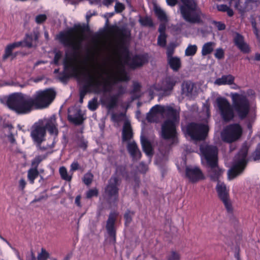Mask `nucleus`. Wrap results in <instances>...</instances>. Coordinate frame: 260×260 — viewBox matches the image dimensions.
I'll return each mask as SVG.
<instances>
[{"label": "nucleus", "instance_id": "0eeeda50", "mask_svg": "<svg viewBox=\"0 0 260 260\" xmlns=\"http://www.w3.org/2000/svg\"><path fill=\"white\" fill-rule=\"evenodd\" d=\"M231 99L234 112L240 119L246 118L250 111V104L246 96L234 93L232 94Z\"/></svg>", "mask_w": 260, "mask_h": 260}, {"label": "nucleus", "instance_id": "4468645a", "mask_svg": "<svg viewBox=\"0 0 260 260\" xmlns=\"http://www.w3.org/2000/svg\"><path fill=\"white\" fill-rule=\"evenodd\" d=\"M161 136L165 140H171L172 143L177 142V132L175 121L166 120L161 125Z\"/></svg>", "mask_w": 260, "mask_h": 260}, {"label": "nucleus", "instance_id": "79ce46f5", "mask_svg": "<svg viewBox=\"0 0 260 260\" xmlns=\"http://www.w3.org/2000/svg\"><path fill=\"white\" fill-rule=\"evenodd\" d=\"M93 179V175L90 172H88L84 174L82 181L85 185L88 186L91 184Z\"/></svg>", "mask_w": 260, "mask_h": 260}, {"label": "nucleus", "instance_id": "9d476101", "mask_svg": "<svg viewBox=\"0 0 260 260\" xmlns=\"http://www.w3.org/2000/svg\"><path fill=\"white\" fill-rule=\"evenodd\" d=\"M215 102L217 111L222 120L225 122L232 121L235 117L234 110L229 101L225 98L218 97Z\"/></svg>", "mask_w": 260, "mask_h": 260}, {"label": "nucleus", "instance_id": "ddd939ff", "mask_svg": "<svg viewBox=\"0 0 260 260\" xmlns=\"http://www.w3.org/2000/svg\"><path fill=\"white\" fill-rule=\"evenodd\" d=\"M217 182L215 189L220 200L223 203L227 212L232 213L233 206L230 198L229 189L227 188L224 182H220L219 179Z\"/></svg>", "mask_w": 260, "mask_h": 260}, {"label": "nucleus", "instance_id": "b1692460", "mask_svg": "<svg viewBox=\"0 0 260 260\" xmlns=\"http://www.w3.org/2000/svg\"><path fill=\"white\" fill-rule=\"evenodd\" d=\"M133 132L131 123L125 121L122 131V141L123 142H129L133 137Z\"/></svg>", "mask_w": 260, "mask_h": 260}, {"label": "nucleus", "instance_id": "f8f14e48", "mask_svg": "<svg viewBox=\"0 0 260 260\" xmlns=\"http://www.w3.org/2000/svg\"><path fill=\"white\" fill-rule=\"evenodd\" d=\"M121 183V179L116 174H113L108 181L105 188V192L108 199L113 200V202H117L119 197V186Z\"/></svg>", "mask_w": 260, "mask_h": 260}, {"label": "nucleus", "instance_id": "bb28decb", "mask_svg": "<svg viewBox=\"0 0 260 260\" xmlns=\"http://www.w3.org/2000/svg\"><path fill=\"white\" fill-rule=\"evenodd\" d=\"M194 84L190 81L184 82L182 84V93L186 96H191Z\"/></svg>", "mask_w": 260, "mask_h": 260}, {"label": "nucleus", "instance_id": "052dcab7", "mask_svg": "<svg viewBox=\"0 0 260 260\" xmlns=\"http://www.w3.org/2000/svg\"><path fill=\"white\" fill-rule=\"evenodd\" d=\"M156 118V115H154L153 113L151 112V111H149V112L147 114L146 119L148 122H154L155 119Z\"/></svg>", "mask_w": 260, "mask_h": 260}, {"label": "nucleus", "instance_id": "cd10ccee", "mask_svg": "<svg viewBox=\"0 0 260 260\" xmlns=\"http://www.w3.org/2000/svg\"><path fill=\"white\" fill-rule=\"evenodd\" d=\"M234 80L235 77L232 75H223L215 80V84L218 85H231L234 83Z\"/></svg>", "mask_w": 260, "mask_h": 260}, {"label": "nucleus", "instance_id": "8fccbe9b", "mask_svg": "<svg viewBox=\"0 0 260 260\" xmlns=\"http://www.w3.org/2000/svg\"><path fill=\"white\" fill-rule=\"evenodd\" d=\"M224 51L221 48H217L214 53V56L218 60H221L224 57Z\"/></svg>", "mask_w": 260, "mask_h": 260}, {"label": "nucleus", "instance_id": "69168bd1", "mask_svg": "<svg viewBox=\"0 0 260 260\" xmlns=\"http://www.w3.org/2000/svg\"><path fill=\"white\" fill-rule=\"evenodd\" d=\"M174 54V49L172 48L169 47L167 50V59L170 58L171 57H174L173 55Z\"/></svg>", "mask_w": 260, "mask_h": 260}, {"label": "nucleus", "instance_id": "2f4dec72", "mask_svg": "<svg viewBox=\"0 0 260 260\" xmlns=\"http://www.w3.org/2000/svg\"><path fill=\"white\" fill-rule=\"evenodd\" d=\"M168 63L170 68L174 72H177L181 67L180 59L176 56L171 57L168 59Z\"/></svg>", "mask_w": 260, "mask_h": 260}, {"label": "nucleus", "instance_id": "9b49d317", "mask_svg": "<svg viewBox=\"0 0 260 260\" xmlns=\"http://www.w3.org/2000/svg\"><path fill=\"white\" fill-rule=\"evenodd\" d=\"M242 129L239 124L234 123L227 126L221 134L224 142L231 143L238 140L241 136Z\"/></svg>", "mask_w": 260, "mask_h": 260}, {"label": "nucleus", "instance_id": "de8ad7c7", "mask_svg": "<svg viewBox=\"0 0 260 260\" xmlns=\"http://www.w3.org/2000/svg\"><path fill=\"white\" fill-rule=\"evenodd\" d=\"M125 116V114L123 113H113L112 115L111 118L113 121L115 122H119L123 120Z\"/></svg>", "mask_w": 260, "mask_h": 260}, {"label": "nucleus", "instance_id": "f257e3e1", "mask_svg": "<svg viewBox=\"0 0 260 260\" xmlns=\"http://www.w3.org/2000/svg\"><path fill=\"white\" fill-rule=\"evenodd\" d=\"M56 95V91L51 88L37 91L32 96L14 93L8 98L6 105L17 115H27L35 110L47 108L54 101Z\"/></svg>", "mask_w": 260, "mask_h": 260}, {"label": "nucleus", "instance_id": "a18cd8bd", "mask_svg": "<svg viewBox=\"0 0 260 260\" xmlns=\"http://www.w3.org/2000/svg\"><path fill=\"white\" fill-rule=\"evenodd\" d=\"M166 34H159L157 38V44L161 47H165L167 44Z\"/></svg>", "mask_w": 260, "mask_h": 260}, {"label": "nucleus", "instance_id": "3c124183", "mask_svg": "<svg viewBox=\"0 0 260 260\" xmlns=\"http://www.w3.org/2000/svg\"><path fill=\"white\" fill-rule=\"evenodd\" d=\"M99 190L96 188L89 189L86 193V197L87 199H91L93 197H98Z\"/></svg>", "mask_w": 260, "mask_h": 260}, {"label": "nucleus", "instance_id": "37998d69", "mask_svg": "<svg viewBox=\"0 0 260 260\" xmlns=\"http://www.w3.org/2000/svg\"><path fill=\"white\" fill-rule=\"evenodd\" d=\"M135 214V212L131 211L127 209L124 214V219L125 220V225L127 226L132 221V216Z\"/></svg>", "mask_w": 260, "mask_h": 260}, {"label": "nucleus", "instance_id": "412c9836", "mask_svg": "<svg viewBox=\"0 0 260 260\" xmlns=\"http://www.w3.org/2000/svg\"><path fill=\"white\" fill-rule=\"evenodd\" d=\"M235 45L244 53H248L250 51L249 45L244 42V37L237 32L234 38Z\"/></svg>", "mask_w": 260, "mask_h": 260}, {"label": "nucleus", "instance_id": "6e6552de", "mask_svg": "<svg viewBox=\"0 0 260 260\" xmlns=\"http://www.w3.org/2000/svg\"><path fill=\"white\" fill-rule=\"evenodd\" d=\"M108 30L109 32L115 34L119 37L120 42L119 52L126 61L129 60L130 59L129 50L124 44L127 39L131 37L130 31L124 27L120 28L116 25L109 26Z\"/></svg>", "mask_w": 260, "mask_h": 260}, {"label": "nucleus", "instance_id": "473e14b6", "mask_svg": "<svg viewBox=\"0 0 260 260\" xmlns=\"http://www.w3.org/2000/svg\"><path fill=\"white\" fill-rule=\"evenodd\" d=\"M252 2V0H247L244 3H242L239 1L236 3L235 8L240 13L243 14L250 10V8H249V5Z\"/></svg>", "mask_w": 260, "mask_h": 260}, {"label": "nucleus", "instance_id": "4c0bfd02", "mask_svg": "<svg viewBox=\"0 0 260 260\" xmlns=\"http://www.w3.org/2000/svg\"><path fill=\"white\" fill-rule=\"evenodd\" d=\"M59 173L61 178L67 181H71L72 178V175H69L66 168L62 166L59 168Z\"/></svg>", "mask_w": 260, "mask_h": 260}, {"label": "nucleus", "instance_id": "ea45409f", "mask_svg": "<svg viewBox=\"0 0 260 260\" xmlns=\"http://www.w3.org/2000/svg\"><path fill=\"white\" fill-rule=\"evenodd\" d=\"M139 22L140 24L144 26H148L152 27L154 26V24L152 19L148 16L141 18L139 19Z\"/></svg>", "mask_w": 260, "mask_h": 260}, {"label": "nucleus", "instance_id": "09e8293b", "mask_svg": "<svg viewBox=\"0 0 260 260\" xmlns=\"http://www.w3.org/2000/svg\"><path fill=\"white\" fill-rule=\"evenodd\" d=\"M49 257V253L43 248L41 249V251L39 253L38 260H47Z\"/></svg>", "mask_w": 260, "mask_h": 260}, {"label": "nucleus", "instance_id": "13d9d810", "mask_svg": "<svg viewBox=\"0 0 260 260\" xmlns=\"http://www.w3.org/2000/svg\"><path fill=\"white\" fill-rule=\"evenodd\" d=\"M62 57V53L61 51H58L56 52L55 54L54 59H53V62L54 64L55 65H58L59 60Z\"/></svg>", "mask_w": 260, "mask_h": 260}, {"label": "nucleus", "instance_id": "6ab92c4d", "mask_svg": "<svg viewBox=\"0 0 260 260\" xmlns=\"http://www.w3.org/2000/svg\"><path fill=\"white\" fill-rule=\"evenodd\" d=\"M148 61L149 57L147 53L136 54L132 57L129 66L132 69H135L142 67L148 63Z\"/></svg>", "mask_w": 260, "mask_h": 260}, {"label": "nucleus", "instance_id": "4d7b16f0", "mask_svg": "<svg viewBox=\"0 0 260 260\" xmlns=\"http://www.w3.org/2000/svg\"><path fill=\"white\" fill-rule=\"evenodd\" d=\"M180 255L176 251H172L171 254L168 257L167 260H179Z\"/></svg>", "mask_w": 260, "mask_h": 260}, {"label": "nucleus", "instance_id": "5701e85b", "mask_svg": "<svg viewBox=\"0 0 260 260\" xmlns=\"http://www.w3.org/2000/svg\"><path fill=\"white\" fill-rule=\"evenodd\" d=\"M127 149L133 160H138L141 158V152L135 141L128 143Z\"/></svg>", "mask_w": 260, "mask_h": 260}, {"label": "nucleus", "instance_id": "bf43d9fd", "mask_svg": "<svg viewBox=\"0 0 260 260\" xmlns=\"http://www.w3.org/2000/svg\"><path fill=\"white\" fill-rule=\"evenodd\" d=\"M213 24L217 27L219 30H223L225 29L226 26L225 24L221 22L213 21Z\"/></svg>", "mask_w": 260, "mask_h": 260}, {"label": "nucleus", "instance_id": "a211bd4d", "mask_svg": "<svg viewBox=\"0 0 260 260\" xmlns=\"http://www.w3.org/2000/svg\"><path fill=\"white\" fill-rule=\"evenodd\" d=\"M86 118L84 117V114L80 109H74L73 113L69 114L68 115V120L75 125L82 124Z\"/></svg>", "mask_w": 260, "mask_h": 260}, {"label": "nucleus", "instance_id": "864d4df0", "mask_svg": "<svg viewBox=\"0 0 260 260\" xmlns=\"http://www.w3.org/2000/svg\"><path fill=\"white\" fill-rule=\"evenodd\" d=\"M98 105L96 99L94 98L88 102V107L89 110L94 111L98 108Z\"/></svg>", "mask_w": 260, "mask_h": 260}, {"label": "nucleus", "instance_id": "c756f323", "mask_svg": "<svg viewBox=\"0 0 260 260\" xmlns=\"http://www.w3.org/2000/svg\"><path fill=\"white\" fill-rule=\"evenodd\" d=\"M114 174H116L118 176V174L120 175L124 178L126 182H131V176L126 170V167L124 166L119 165L117 166L116 168L115 173Z\"/></svg>", "mask_w": 260, "mask_h": 260}, {"label": "nucleus", "instance_id": "49530a36", "mask_svg": "<svg viewBox=\"0 0 260 260\" xmlns=\"http://www.w3.org/2000/svg\"><path fill=\"white\" fill-rule=\"evenodd\" d=\"M150 111L151 112L153 113L154 115H156L157 114H164V106L156 105L152 107Z\"/></svg>", "mask_w": 260, "mask_h": 260}, {"label": "nucleus", "instance_id": "2eb2a0df", "mask_svg": "<svg viewBox=\"0 0 260 260\" xmlns=\"http://www.w3.org/2000/svg\"><path fill=\"white\" fill-rule=\"evenodd\" d=\"M46 132L42 122H36L31 127L30 137L36 144H41L45 140Z\"/></svg>", "mask_w": 260, "mask_h": 260}, {"label": "nucleus", "instance_id": "e2e57ef3", "mask_svg": "<svg viewBox=\"0 0 260 260\" xmlns=\"http://www.w3.org/2000/svg\"><path fill=\"white\" fill-rule=\"evenodd\" d=\"M26 183L24 179L21 178L19 181V188L21 190H23L25 187Z\"/></svg>", "mask_w": 260, "mask_h": 260}, {"label": "nucleus", "instance_id": "680f3d73", "mask_svg": "<svg viewBox=\"0 0 260 260\" xmlns=\"http://www.w3.org/2000/svg\"><path fill=\"white\" fill-rule=\"evenodd\" d=\"M79 169V164L78 161H73L70 166V171L74 172Z\"/></svg>", "mask_w": 260, "mask_h": 260}, {"label": "nucleus", "instance_id": "0e129e2a", "mask_svg": "<svg viewBox=\"0 0 260 260\" xmlns=\"http://www.w3.org/2000/svg\"><path fill=\"white\" fill-rule=\"evenodd\" d=\"M229 7L226 5L222 4L217 6V9L219 11L226 12Z\"/></svg>", "mask_w": 260, "mask_h": 260}, {"label": "nucleus", "instance_id": "774afa93", "mask_svg": "<svg viewBox=\"0 0 260 260\" xmlns=\"http://www.w3.org/2000/svg\"><path fill=\"white\" fill-rule=\"evenodd\" d=\"M8 138L9 142L12 144H14L16 143V140L14 138L13 134L11 133L8 136Z\"/></svg>", "mask_w": 260, "mask_h": 260}, {"label": "nucleus", "instance_id": "c03bdc74", "mask_svg": "<svg viewBox=\"0 0 260 260\" xmlns=\"http://www.w3.org/2000/svg\"><path fill=\"white\" fill-rule=\"evenodd\" d=\"M32 34H27L25 35V37L24 38V41L22 42V43H24V46L27 47L28 48H31L32 46Z\"/></svg>", "mask_w": 260, "mask_h": 260}, {"label": "nucleus", "instance_id": "7c9ffc66", "mask_svg": "<svg viewBox=\"0 0 260 260\" xmlns=\"http://www.w3.org/2000/svg\"><path fill=\"white\" fill-rule=\"evenodd\" d=\"M164 113L166 116L171 118L170 120L176 121L179 118V114L177 113V110L171 106L164 107Z\"/></svg>", "mask_w": 260, "mask_h": 260}, {"label": "nucleus", "instance_id": "72a5a7b5", "mask_svg": "<svg viewBox=\"0 0 260 260\" xmlns=\"http://www.w3.org/2000/svg\"><path fill=\"white\" fill-rule=\"evenodd\" d=\"M214 44V43L212 42H209L204 44L202 49V55L203 56H206L211 54L213 51Z\"/></svg>", "mask_w": 260, "mask_h": 260}, {"label": "nucleus", "instance_id": "338daca9", "mask_svg": "<svg viewBox=\"0 0 260 260\" xmlns=\"http://www.w3.org/2000/svg\"><path fill=\"white\" fill-rule=\"evenodd\" d=\"M81 197L80 195H78L76 198L75 201V204L79 207L81 208L82 207V205L81 203Z\"/></svg>", "mask_w": 260, "mask_h": 260}, {"label": "nucleus", "instance_id": "4be33fe9", "mask_svg": "<svg viewBox=\"0 0 260 260\" xmlns=\"http://www.w3.org/2000/svg\"><path fill=\"white\" fill-rule=\"evenodd\" d=\"M45 131L47 130L50 135H54L55 137L58 135V124L55 117H52L48 119L44 125Z\"/></svg>", "mask_w": 260, "mask_h": 260}, {"label": "nucleus", "instance_id": "e433bc0d", "mask_svg": "<svg viewBox=\"0 0 260 260\" xmlns=\"http://www.w3.org/2000/svg\"><path fill=\"white\" fill-rule=\"evenodd\" d=\"M154 11L159 20L160 21H166L167 20L166 14L160 7L157 6L155 7Z\"/></svg>", "mask_w": 260, "mask_h": 260}, {"label": "nucleus", "instance_id": "aec40b11", "mask_svg": "<svg viewBox=\"0 0 260 260\" xmlns=\"http://www.w3.org/2000/svg\"><path fill=\"white\" fill-rule=\"evenodd\" d=\"M176 82L177 81L174 77H167L164 81L161 87L162 95L165 96H168L170 95L176 84Z\"/></svg>", "mask_w": 260, "mask_h": 260}, {"label": "nucleus", "instance_id": "c85d7f7f", "mask_svg": "<svg viewBox=\"0 0 260 260\" xmlns=\"http://www.w3.org/2000/svg\"><path fill=\"white\" fill-rule=\"evenodd\" d=\"M141 143L143 151L148 155L152 154V147L150 142L144 136H141Z\"/></svg>", "mask_w": 260, "mask_h": 260}, {"label": "nucleus", "instance_id": "6e6d98bb", "mask_svg": "<svg viewBox=\"0 0 260 260\" xmlns=\"http://www.w3.org/2000/svg\"><path fill=\"white\" fill-rule=\"evenodd\" d=\"M125 9V6L124 4L119 2H116L115 6V11L117 13H120L122 12Z\"/></svg>", "mask_w": 260, "mask_h": 260}, {"label": "nucleus", "instance_id": "f03ea898", "mask_svg": "<svg viewBox=\"0 0 260 260\" xmlns=\"http://www.w3.org/2000/svg\"><path fill=\"white\" fill-rule=\"evenodd\" d=\"M89 27L88 25L75 24L73 27L67 30L60 31L57 35L59 42L65 47L70 48L72 52L70 56H66L63 60V71L59 73V79L62 83H67L71 77H74V68H76L79 73H89L86 70L79 71L73 62V58L76 57L79 54L81 48V40L79 35L85 32L88 31Z\"/></svg>", "mask_w": 260, "mask_h": 260}, {"label": "nucleus", "instance_id": "58836bf2", "mask_svg": "<svg viewBox=\"0 0 260 260\" xmlns=\"http://www.w3.org/2000/svg\"><path fill=\"white\" fill-rule=\"evenodd\" d=\"M198 50L196 45L189 44L185 50V55L187 56H192L196 54Z\"/></svg>", "mask_w": 260, "mask_h": 260}, {"label": "nucleus", "instance_id": "c9c22d12", "mask_svg": "<svg viewBox=\"0 0 260 260\" xmlns=\"http://www.w3.org/2000/svg\"><path fill=\"white\" fill-rule=\"evenodd\" d=\"M131 174L132 175V177H131V181L132 180L134 182V189L135 191L139 189L140 185V178L138 175V174L135 172H131Z\"/></svg>", "mask_w": 260, "mask_h": 260}, {"label": "nucleus", "instance_id": "f704fd0d", "mask_svg": "<svg viewBox=\"0 0 260 260\" xmlns=\"http://www.w3.org/2000/svg\"><path fill=\"white\" fill-rule=\"evenodd\" d=\"M39 175V173L37 168L30 169L27 173V178L30 183L34 184L35 180L38 177Z\"/></svg>", "mask_w": 260, "mask_h": 260}, {"label": "nucleus", "instance_id": "5fc2aeb1", "mask_svg": "<svg viewBox=\"0 0 260 260\" xmlns=\"http://www.w3.org/2000/svg\"><path fill=\"white\" fill-rule=\"evenodd\" d=\"M253 159L254 161L258 160L260 159V143H259L252 155Z\"/></svg>", "mask_w": 260, "mask_h": 260}, {"label": "nucleus", "instance_id": "1a4fd4ad", "mask_svg": "<svg viewBox=\"0 0 260 260\" xmlns=\"http://www.w3.org/2000/svg\"><path fill=\"white\" fill-rule=\"evenodd\" d=\"M209 130L208 125L194 122L189 123L186 126V134L195 141L205 140Z\"/></svg>", "mask_w": 260, "mask_h": 260}, {"label": "nucleus", "instance_id": "a19ab883", "mask_svg": "<svg viewBox=\"0 0 260 260\" xmlns=\"http://www.w3.org/2000/svg\"><path fill=\"white\" fill-rule=\"evenodd\" d=\"M47 155H40L36 156V157L32 159L31 161V165L35 168H38L40 163L45 159Z\"/></svg>", "mask_w": 260, "mask_h": 260}, {"label": "nucleus", "instance_id": "39448f33", "mask_svg": "<svg viewBox=\"0 0 260 260\" xmlns=\"http://www.w3.org/2000/svg\"><path fill=\"white\" fill-rule=\"evenodd\" d=\"M248 151V147L247 146L243 145L238 153L235 156L233 165L228 173L230 179H234L245 170L248 163L247 158Z\"/></svg>", "mask_w": 260, "mask_h": 260}, {"label": "nucleus", "instance_id": "393cba45", "mask_svg": "<svg viewBox=\"0 0 260 260\" xmlns=\"http://www.w3.org/2000/svg\"><path fill=\"white\" fill-rule=\"evenodd\" d=\"M124 93L123 88L122 86L119 88L118 93L112 95L108 101L107 107L109 109L115 108L118 104L119 95Z\"/></svg>", "mask_w": 260, "mask_h": 260}, {"label": "nucleus", "instance_id": "423d86ee", "mask_svg": "<svg viewBox=\"0 0 260 260\" xmlns=\"http://www.w3.org/2000/svg\"><path fill=\"white\" fill-rule=\"evenodd\" d=\"M180 12L186 22L190 23H199L201 22V12L193 0H188L181 6Z\"/></svg>", "mask_w": 260, "mask_h": 260}, {"label": "nucleus", "instance_id": "20e7f679", "mask_svg": "<svg viewBox=\"0 0 260 260\" xmlns=\"http://www.w3.org/2000/svg\"><path fill=\"white\" fill-rule=\"evenodd\" d=\"M200 151L202 157L206 161L208 169L209 176L212 181H216L219 179L222 173V170L218 165V149L216 146L206 144L200 146Z\"/></svg>", "mask_w": 260, "mask_h": 260}, {"label": "nucleus", "instance_id": "f3484780", "mask_svg": "<svg viewBox=\"0 0 260 260\" xmlns=\"http://www.w3.org/2000/svg\"><path fill=\"white\" fill-rule=\"evenodd\" d=\"M117 211H111L106 222V229L110 238L112 239L113 242L115 243L116 239V230L115 224L118 216Z\"/></svg>", "mask_w": 260, "mask_h": 260}, {"label": "nucleus", "instance_id": "603ef678", "mask_svg": "<svg viewBox=\"0 0 260 260\" xmlns=\"http://www.w3.org/2000/svg\"><path fill=\"white\" fill-rule=\"evenodd\" d=\"M47 19V15L44 14H39L36 16L35 22L38 24H41L46 21Z\"/></svg>", "mask_w": 260, "mask_h": 260}, {"label": "nucleus", "instance_id": "7ed1b4c3", "mask_svg": "<svg viewBox=\"0 0 260 260\" xmlns=\"http://www.w3.org/2000/svg\"><path fill=\"white\" fill-rule=\"evenodd\" d=\"M74 76L78 83L82 85L79 89L80 102L82 103L85 96L88 93H99L102 86L104 92L110 91L112 85L118 82L128 81L129 78L124 69L121 70L117 76L113 77L112 81L105 80L100 75L96 77L89 73H79L76 68H74Z\"/></svg>", "mask_w": 260, "mask_h": 260}, {"label": "nucleus", "instance_id": "dca6fc26", "mask_svg": "<svg viewBox=\"0 0 260 260\" xmlns=\"http://www.w3.org/2000/svg\"><path fill=\"white\" fill-rule=\"evenodd\" d=\"M185 177L192 183H197L205 179L202 171L198 167H186Z\"/></svg>", "mask_w": 260, "mask_h": 260}, {"label": "nucleus", "instance_id": "a878e982", "mask_svg": "<svg viewBox=\"0 0 260 260\" xmlns=\"http://www.w3.org/2000/svg\"><path fill=\"white\" fill-rule=\"evenodd\" d=\"M22 45V41L16 42L8 44L5 49V53L3 56V59L6 60L10 56L12 55V52L14 49L19 47Z\"/></svg>", "mask_w": 260, "mask_h": 260}]
</instances>
